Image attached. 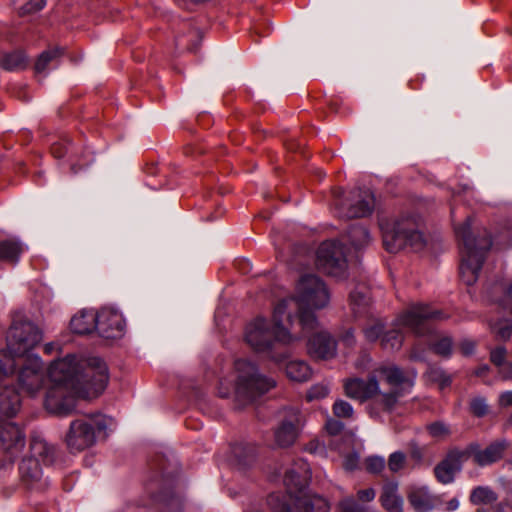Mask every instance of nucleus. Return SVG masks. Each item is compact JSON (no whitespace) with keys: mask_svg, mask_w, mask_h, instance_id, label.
<instances>
[{"mask_svg":"<svg viewBox=\"0 0 512 512\" xmlns=\"http://www.w3.org/2000/svg\"><path fill=\"white\" fill-rule=\"evenodd\" d=\"M52 386L45 397V407L51 413L68 415L76 407V399H91L102 393L108 383V368L98 357L87 361L67 355L53 361L48 368Z\"/></svg>","mask_w":512,"mask_h":512,"instance_id":"nucleus-1","label":"nucleus"},{"mask_svg":"<svg viewBox=\"0 0 512 512\" xmlns=\"http://www.w3.org/2000/svg\"><path fill=\"white\" fill-rule=\"evenodd\" d=\"M296 308L297 303L294 300H280L273 309V324L265 318L258 317L247 325L245 330L247 344L256 352L268 354L276 362L282 361L285 356L274 354L275 346L289 345L306 337L293 320V312Z\"/></svg>","mask_w":512,"mask_h":512,"instance_id":"nucleus-2","label":"nucleus"},{"mask_svg":"<svg viewBox=\"0 0 512 512\" xmlns=\"http://www.w3.org/2000/svg\"><path fill=\"white\" fill-rule=\"evenodd\" d=\"M297 303L293 320L301 331L308 336L317 329L318 321L314 310L326 307L330 301V292L325 282L314 274L303 275L295 288L294 296L288 297Z\"/></svg>","mask_w":512,"mask_h":512,"instance_id":"nucleus-3","label":"nucleus"},{"mask_svg":"<svg viewBox=\"0 0 512 512\" xmlns=\"http://www.w3.org/2000/svg\"><path fill=\"white\" fill-rule=\"evenodd\" d=\"M472 220L467 218L464 223L455 228L456 235L461 242L460 276L462 281L470 286L478 277L486 252L492 246L491 237L484 229L477 237L472 233Z\"/></svg>","mask_w":512,"mask_h":512,"instance_id":"nucleus-4","label":"nucleus"},{"mask_svg":"<svg viewBox=\"0 0 512 512\" xmlns=\"http://www.w3.org/2000/svg\"><path fill=\"white\" fill-rule=\"evenodd\" d=\"M42 339L38 327L28 321L14 322L7 334V349L0 350V373L12 375L19 361Z\"/></svg>","mask_w":512,"mask_h":512,"instance_id":"nucleus-5","label":"nucleus"},{"mask_svg":"<svg viewBox=\"0 0 512 512\" xmlns=\"http://www.w3.org/2000/svg\"><path fill=\"white\" fill-rule=\"evenodd\" d=\"M235 370L237 373L235 401L239 408L253 403L276 386V381L272 377L262 374L257 365L250 360H236Z\"/></svg>","mask_w":512,"mask_h":512,"instance_id":"nucleus-6","label":"nucleus"},{"mask_svg":"<svg viewBox=\"0 0 512 512\" xmlns=\"http://www.w3.org/2000/svg\"><path fill=\"white\" fill-rule=\"evenodd\" d=\"M113 419L100 413H91L73 420L66 434V444L72 452L83 451L96 443L97 434L107 435Z\"/></svg>","mask_w":512,"mask_h":512,"instance_id":"nucleus-7","label":"nucleus"},{"mask_svg":"<svg viewBox=\"0 0 512 512\" xmlns=\"http://www.w3.org/2000/svg\"><path fill=\"white\" fill-rule=\"evenodd\" d=\"M383 244L391 253L410 247L413 251H420L425 246V239L418 230L414 219L407 217L395 221L393 224H380Z\"/></svg>","mask_w":512,"mask_h":512,"instance_id":"nucleus-8","label":"nucleus"},{"mask_svg":"<svg viewBox=\"0 0 512 512\" xmlns=\"http://www.w3.org/2000/svg\"><path fill=\"white\" fill-rule=\"evenodd\" d=\"M342 191L334 194L336 213L340 218L352 219L370 215L375 206V197L369 189L356 188L345 199Z\"/></svg>","mask_w":512,"mask_h":512,"instance_id":"nucleus-9","label":"nucleus"},{"mask_svg":"<svg viewBox=\"0 0 512 512\" xmlns=\"http://www.w3.org/2000/svg\"><path fill=\"white\" fill-rule=\"evenodd\" d=\"M291 501L293 507L285 496L278 493H272L267 498V504L273 512H329L327 500L309 491L302 495H295Z\"/></svg>","mask_w":512,"mask_h":512,"instance_id":"nucleus-10","label":"nucleus"},{"mask_svg":"<svg viewBox=\"0 0 512 512\" xmlns=\"http://www.w3.org/2000/svg\"><path fill=\"white\" fill-rule=\"evenodd\" d=\"M316 265L330 276L344 278L347 272L345 246L337 240L323 242L316 253Z\"/></svg>","mask_w":512,"mask_h":512,"instance_id":"nucleus-11","label":"nucleus"},{"mask_svg":"<svg viewBox=\"0 0 512 512\" xmlns=\"http://www.w3.org/2000/svg\"><path fill=\"white\" fill-rule=\"evenodd\" d=\"M305 425V415L297 407H286L279 412L278 425L274 429V440L278 447L293 445Z\"/></svg>","mask_w":512,"mask_h":512,"instance_id":"nucleus-12","label":"nucleus"},{"mask_svg":"<svg viewBox=\"0 0 512 512\" xmlns=\"http://www.w3.org/2000/svg\"><path fill=\"white\" fill-rule=\"evenodd\" d=\"M17 382L21 391L33 396L39 392L44 384L45 370L41 358L37 355L28 356L19 364Z\"/></svg>","mask_w":512,"mask_h":512,"instance_id":"nucleus-13","label":"nucleus"},{"mask_svg":"<svg viewBox=\"0 0 512 512\" xmlns=\"http://www.w3.org/2000/svg\"><path fill=\"white\" fill-rule=\"evenodd\" d=\"M447 316L438 309H433L426 304H414L405 313L400 315L395 326H403L417 335L428 332L427 322L431 320H443Z\"/></svg>","mask_w":512,"mask_h":512,"instance_id":"nucleus-14","label":"nucleus"},{"mask_svg":"<svg viewBox=\"0 0 512 512\" xmlns=\"http://www.w3.org/2000/svg\"><path fill=\"white\" fill-rule=\"evenodd\" d=\"M125 319L115 308L103 307L97 312V332L105 339H119L125 333Z\"/></svg>","mask_w":512,"mask_h":512,"instance_id":"nucleus-15","label":"nucleus"},{"mask_svg":"<svg viewBox=\"0 0 512 512\" xmlns=\"http://www.w3.org/2000/svg\"><path fill=\"white\" fill-rule=\"evenodd\" d=\"M25 446L22 430L13 422L0 421V453L12 461Z\"/></svg>","mask_w":512,"mask_h":512,"instance_id":"nucleus-16","label":"nucleus"},{"mask_svg":"<svg viewBox=\"0 0 512 512\" xmlns=\"http://www.w3.org/2000/svg\"><path fill=\"white\" fill-rule=\"evenodd\" d=\"M310 480L311 470L309 464L304 460H299L295 463V467L286 472L284 477V483L290 500H293L295 495L306 493Z\"/></svg>","mask_w":512,"mask_h":512,"instance_id":"nucleus-17","label":"nucleus"},{"mask_svg":"<svg viewBox=\"0 0 512 512\" xmlns=\"http://www.w3.org/2000/svg\"><path fill=\"white\" fill-rule=\"evenodd\" d=\"M466 461L467 457L463 449L450 450L446 457L434 468L437 480L442 484L452 483L456 473L461 471L462 465Z\"/></svg>","mask_w":512,"mask_h":512,"instance_id":"nucleus-18","label":"nucleus"},{"mask_svg":"<svg viewBox=\"0 0 512 512\" xmlns=\"http://www.w3.org/2000/svg\"><path fill=\"white\" fill-rule=\"evenodd\" d=\"M507 445L508 442L506 440H500L491 443L485 449L481 450L477 443H471L463 450L467 460L473 457L474 462L479 466H487L502 458Z\"/></svg>","mask_w":512,"mask_h":512,"instance_id":"nucleus-19","label":"nucleus"},{"mask_svg":"<svg viewBox=\"0 0 512 512\" xmlns=\"http://www.w3.org/2000/svg\"><path fill=\"white\" fill-rule=\"evenodd\" d=\"M10 375L0 376V420L4 417H13L20 409V396L9 381Z\"/></svg>","mask_w":512,"mask_h":512,"instance_id":"nucleus-20","label":"nucleus"},{"mask_svg":"<svg viewBox=\"0 0 512 512\" xmlns=\"http://www.w3.org/2000/svg\"><path fill=\"white\" fill-rule=\"evenodd\" d=\"M309 354L318 359H331L336 355L337 344L328 332H316L312 334L307 343Z\"/></svg>","mask_w":512,"mask_h":512,"instance_id":"nucleus-21","label":"nucleus"},{"mask_svg":"<svg viewBox=\"0 0 512 512\" xmlns=\"http://www.w3.org/2000/svg\"><path fill=\"white\" fill-rule=\"evenodd\" d=\"M345 393L349 398L365 401L379 392V383L376 375H371L367 381L360 378L348 379L345 384Z\"/></svg>","mask_w":512,"mask_h":512,"instance_id":"nucleus-22","label":"nucleus"},{"mask_svg":"<svg viewBox=\"0 0 512 512\" xmlns=\"http://www.w3.org/2000/svg\"><path fill=\"white\" fill-rule=\"evenodd\" d=\"M350 308L356 319L373 317V307L366 287H357L350 293Z\"/></svg>","mask_w":512,"mask_h":512,"instance_id":"nucleus-23","label":"nucleus"},{"mask_svg":"<svg viewBox=\"0 0 512 512\" xmlns=\"http://www.w3.org/2000/svg\"><path fill=\"white\" fill-rule=\"evenodd\" d=\"M407 499L417 512H430L435 506V497L427 486L411 485L408 488Z\"/></svg>","mask_w":512,"mask_h":512,"instance_id":"nucleus-24","label":"nucleus"},{"mask_svg":"<svg viewBox=\"0 0 512 512\" xmlns=\"http://www.w3.org/2000/svg\"><path fill=\"white\" fill-rule=\"evenodd\" d=\"M373 375L381 376L395 389L400 387L410 389L413 381L404 375V372L394 364H380L374 369Z\"/></svg>","mask_w":512,"mask_h":512,"instance_id":"nucleus-25","label":"nucleus"},{"mask_svg":"<svg viewBox=\"0 0 512 512\" xmlns=\"http://www.w3.org/2000/svg\"><path fill=\"white\" fill-rule=\"evenodd\" d=\"M21 481L29 488L42 487V469L39 460L33 457H25L19 466Z\"/></svg>","mask_w":512,"mask_h":512,"instance_id":"nucleus-26","label":"nucleus"},{"mask_svg":"<svg viewBox=\"0 0 512 512\" xmlns=\"http://www.w3.org/2000/svg\"><path fill=\"white\" fill-rule=\"evenodd\" d=\"M71 330L76 334H89L97 331V312L94 310H82L70 321Z\"/></svg>","mask_w":512,"mask_h":512,"instance_id":"nucleus-27","label":"nucleus"},{"mask_svg":"<svg viewBox=\"0 0 512 512\" xmlns=\"http://www.w3.org/2000/svg\"><path fill=\"white\" fill-rule=\"evenodd\" d=\"M25 250V245L18 239L0 241V262L16 265Z\"/></svg>","mask_w":512,"mask_h":512,"instance_id":"nucleus-28","label":"nucleus"},{"mask_svg":"<svg viewBox=\"0 0 512 512\" xmlns=\"http://www.w3.org/2000/svg\"><path fill=\"white\" fill-rule=\"evenodd\" d=\"M380 501L386 510L402 512L403 499L398 493V484L396 482H388L383 486Z\"/></svg>","mask_w":512,"mask_h":512,"instance_id":"nucleus-29","label":"nucleus"},{"mask_svg":"<svg viewBox=\"0 0 512 512\" xmlns=\"http://www.w3.org/2000/svg\"><path fill=\"white\" fill-rule=\"evenodd\" d=\"M30 453V457L38 458V460H41L44 464H50L54 460L55 449L42 437L35 436L30 443Z\"/></svg>","mask_w":512,"mask_h":512,"instance_id":"nucleus-30","label":"nucleus"},{"mask_svg":"<svg viewBox=\"0 0 512 512\" xmlns=\"http://www.w3.org/2000/svg\"><path fill=\"white\" fill-rule=\"evenodd\" d=\"M287 377L295 382L308 381L312 376V369L303 360L289 361L285 367Z\"/></svg>","mask_w":512,"mask_h":512,"instance_id":"nucleus-31","label":"nucleus"},{"mask_svg":"<svg viewBox=\"0 0 512 512\" xmlns=\"http://www.w3.org/2000/svg\"><path fill=\"white\" fill-rule=\"evenodd\" d=\"M497 493L488 486H477L470 494L469 500L474 505H488L497 501Z\"/></svg>","mask_w":512,"mask_h":512,"instance_id":"nucleus-32","label":"nucleus"},{"mask_svg":"<svg viewBox=\"0 0 512 512\" xmlns=\"http://www.w3.org/2000/svg\"><path fill=\"white\" fill-rule=\"evenodd\" d=\"M506 349L503 346H499L491 351L490 360L491 362L500 367V374L503 379H512V364L505 363Z\"/></svg>","mask_w":512,"mask_h":512,"instance_id":"nucleus-33","label":"nucleus"},{"mask_svg":"<svg viewBox=\"0 0 512 512\" xmlns=\"http://www.w3.org/2000/svg\"><path fill=\"white\" fill-rule=\"evenodd\" d=\"M367 319L370 320V322L363 327V334L365 339L368 342H375L378 339L381 340L383 334L385 333V322L382 319L376 318L374 316Z\"/></svg>","mask_w":512,"mask_h":512,"instance_id":"nucleus-34","label":"nucleus"},{"mask_svg":"<svg viewBox=\"0 0 512 512\" xmlns=\"http://www.w3.org/2000/svg\"><path fill=\"white\" fill-rule=\"evenodd\" d=\"M1 65L8 71L21 70L27 66V57L22 51H14L3 56Z\"/></svg>","mask_w":512,"mask_h":512,"instance_id":"nucleus-35","label":"nucleus"},{"mask_svg":"<svg viewBox=\"0 0 512 512\" xmlns=\"http://www.w3.org/2000/svg\"><path fill=\"white\" fill-rule=\"evenodd\" d=\"M348 239L353 247L360 249L370 242L369 231L360 225H353L347 232Z\"/></svg>","mask_w":512,"mask_h":512,"instance_id":"nucleus-36","label":"nucleus"},{"mask_svg":"<svg viewBox=\"0 0 512 512\" xmlns=\"http://www.w3.org/2000/svg\"><path fill=\"white\" fill-rule=\"evenodd\" d=\"M403 344V334L397 329L386 331L381 338V347L385 350H399Z\"/></svg>","mask_w":512,"mask_h":512,"instance_id":"nucleus-37","label":"nucleus"},{"mask_svg":"<svg viewBox=\"0 0 512 512\" xmlns=\"http://www.w3.org/2000/svg\"><path fill=\"white\" fill-rule=\"evenodd\" d=\"M62 54L63 49L59 47L42 52L35 63V71L37 73L45 72L46 69L49 67L50 63L57 60Z\"/></svg>","mask_w":512,"mask_h":512,"instance_id":"nucleus-38","label":"nucleus"},{"mask_svg":"<svg viewBox=\"0 0 512 512\" xmlns=\"http://www.w3.org/2000/svg\"><path fill=\"white\" fill-rule=\"evenodd\" d=\"M233 454L241 467L250 465L255 459L254 449L250 446L236 445L233 447Z\"/></svg>","mask_w":512,"mask_h":512,"instance_id":"nucleus-39","label":"nucleus"},{"mask_svg":"<svg viewBox=\"0 0 512 512\" xmlns=\"http://www.w3.org/2000/svg\"><path fill=\"white\" fill-rule=\"evenodd\" d=\"M430 348L437 355L444 357V358H449L452 354V349H453L452 338L449 336L441 337L437 341L432 343L430 345Z\"/></svg>","mask_w":512,"mask_h":512,"instance_id":"nucleus-40","label":"nucleus"},{"mask_svg":"<svg viewBox=\"0 0 512 512\" xmlns=\"http://www.w3.org/2000/svg\"><path fill=\"white\" fill-rule=\"evenodd\" d=\"M427 376L429 380L438 383L441 388L447 387L451 383V376L440 367H429L427 370Z\"/></svg>","mask_w":512,"mask_h":512,"instance_id":"nucleus-41","label":"nucleus"},{"mask_svg":"<svg viewBox=\"0 0 512 512\" xmlns=\"http://www.w3.org/2000/svg\"><path fill=\"white\" fill-rule=\"evenodd\" d=\"M340 512H366L364 504L360 503L353 496H346L338 503Z\"/></svg>","mask_w":512,"mask_h":512,"instance_id":"nucleus-42","label":"nucleus"},{"mask_svg":"<svg viewBox=\"0 0 512 512\" xmlns=\"http://www.w3.org/2000/svg\"><path fill=\"white\" fill-rule=\"evenodd\" d=\"M470 411L476 417H484L488 413V405L486 399L478 396L470 401Z\"/></svg>","mask_w":512,"mask_h":512,"instance_id":"nucleus-43","label":"nucleus"},{"mask_svg":"<svg viewBox=\"0 0 512 512\" xmlns=\"http://www.w3.org/2000/svg\"><path fill=\"white\" fill-rule=\"evenodd\" d=\"M333 413L338 418H351L353 416V407L344 400H338L333 405Z\"/></svg>","mask_w":512,"mask_h":512,"instance_id":"nucleus-44","label":"nucleus"},{"mask_svg":"<svg viewBox=\"0 0 512 512\" xmlns=\"http://www.w3.org/2000/svg\"><path fill=\"white\" fill-rule=\"evenodd\" d=\"M329 387L326 384L318 383L307 391V399L308 401L319 400L325 398L329 394Z\"/></svg>","mask_w":512,"mask_h":512,"instance_id":"nucleus-45","label":"nucleus"},{"mask_svg":"<svg viewBox=\"0 0 512 512\" xmlns=\"http://www.w3.org/2000/svg\"><path fill=\"white\" fill-rule=\"evenodd\" d=\"M428 432L432 437L440 438L450 434L448 425L444 422L436 421L427 426Z\"/></svg>","mask_w":512,"mask_h":512,"instance_id":"nucleus-46","label":"nucleus"},{"mask_svg":"<svg viewBox=\"0 0 512 512\" xmlns=\"http://www.w3.org/2000/svg\"><path fill=\"white\" fill-rule=\"evenodd\" d=\"M46 5V0H30L19 10L21 16L32 14L42 10Z\"/></svg>","mask_w":512,"mask_h":512,"instance_id":"nucleus-47","label":"nucleus"},{"mask_svg":"<svg viewBox=\"0 0 512 512\" xmlns=\"http://www.w3.org/2000/svg\"><path fill=\"white\" fill-rule=\"evenodd\" d=\"M405 454L400 452V451H396V452H393L390 456H389V459H388V467L389 469L392 471V472H398L400 469L403 468L404 466V463H405Z\"/></svg>","mask_w":512,"mask_h":512,"instance_id":"nucleus-48","label":"nucleus"},{"mask_svg":"<svg viewBox=\"0 0 512 512\" xmlns=\"http://www.w3.org/2000/svg\"><path fill=\"white\" fill-rule=\"evenodd\" d=\"M493 331L500 339H509L512 335V324L507 321H500L493 326Z\"/></svg>","mask_w":512,"mask_h":512,"instance_id":"nucleus-49","label":"nucleus"},{"mask_svg":"<svg viewBox=\"0 0 512 512\" xmlns=\"http://www.w3.org/2000/svg\"><path fill=\"white\" fill-rule=\"evenodd\" d=\"M400 395L398 391L384 393L380 396V403L383 405L384 409L391 410Z\"/></svg>","mask_w":512,"mask_h":512,"instance_id":"nucleus-50","label":"nucleus"},{"mask_svg":"<svg viewBox=\"0 0 512 512\" xmlns=\"http://www.w3.org/2000/svg\"><path fill=\"white\" fill-rule=\"evenodd\" d=\"M385 467V460L383 457L372 456L367 459V469L372 473H378Z\"/></svg>","mask_w":512,"mask_h":512,"instance_id":"nucleus-51","label":"nucleus"},{"mask_svg":"<svg viewBox=\"0 0 512 512\" xmlns=\"http://www.w3.org/2000/svg\"><path fill=\"white\" fill-rule=\"evenodd\" d=\"M376 492L373 488L361 489L357 492V500L364 504L374 500Z\"/></svg>","mask_w":512,"mask_h":512,"instance_id":"nucleus-52","label":"nucleus"},{"mask_svg":"<svg viewBox=\"0 0 512 512\" xmlns=\"http://www.w3.org/2000/svg\"><path fill=\"white\" fill-rule=\"evenodd\" d=\"M344 429V424L335 419H329L326 423V430L331 435H337Z\"/></svg>","mask_w":512,"mask_h":512,"instance_id":"nucleus-53","label":"nucleus"},{"mask_svg":"<svg viewBox=\"0 0 512 512\" xmlns=\"http://www.w3.org/2000/svg\"><path fill=\"white\" fill-rule=\"evenodd\" d=\"M475 343L469 339H464L460 343V350L464 356H469L474 352Z\"/></svg>","mask_w":512,"mask_h":512,"instance_id":"nucleus-54","label":"nucleus"},{"mask_svg":"<svg viewBox=\"0 0 512 512\" xmlns=\"http://www.w3.org/2000/svg\"><path fill=\"white\" fill-rule=\"evenodd\" d=\"M341 340L346 346H349V347L353 346L356 343L354 330L353 329L346 330L342 334Z\"/></svg>","mask_w":512,"mask_h":512,"instance_id":"nucleus-55","label":"nucleus"},{"mask_svg":"<svg viewBox=\"0 0 512 512\" xmlns=\"http://www.w3.org/2000/svg\"><path fill=\"white\" fill-rule=\"evenodd\" d=\"M499 404L503 407L512 406V391H506L500 394Z\"/></svg>","mask_w":512,"mask_h":512,"instance_id":"nucleus-56","label":"nucleus"},{"mask_svg":"<svg viewBox=\"0 0 512 512\" xmlns=\"http://www.w3.org/2000/svg\"><path fill=\"white\" fill-rule=\"evenodd\" d=\"M358 464V458L354 456H348L345 459L344 467L346 470H354L357 467Z\"/></svg>","mask_w":512,"mask_h":512,"instance_id":"nucleus-57","label":"nucleus"},{"mask_svg":"<svg viewBox=\"0 0 512 512\" xmlns=\"http://www.w3.org/2000/svg\"><path fill=\"white\" fill-rule=\"evenodd\" d=\"M370 362L371 358L368 355H364L356 362V367L362 370H366Z\"/></svg>","mask_w":512,"mask_h":512,"instance_id":"nucleus-58","label":"nucleus"},{"mask_svg":"<svg viewBox=\"0 0 512 512\" xmlns=\"http://www.w3.org/2000/svg\"><path fill=\"white\" fill-rule=\"evenodd\" d=\"M459 507V501L457 498H452L447 503V510L448 511H455Z\"/></svg>","mask_w":512,"mask_h":512,"instance_id":"nucleus-59","label":"nucleus"},{"mask_svg":"<svg viewBox=\"0 0 512 512\" xmlns=\"http://www.w3.org/2000/svg\"><path fill=\"white\" fill-rule=\"evenodd\" d=\"M67 152H68V148H66L65 152L62 153L61 150H60V145H54L52 147V153L57 158L63 157Z\"/></svg>","mask_w":512,"mask_h":512,"instance_id":"nucleus-60","label":"nucleus"},{"mask_svg":"<svg viewBox=\"0 0 512 512\" xmlns=\"http://www.w3.org/2000/svg\"><path fill=\"white\" fill-rule=\"evenodd\" d=\"M230 394L228 388H223V383H220V386L218 388V395L222 398L228 397Z\"/></svg>","mask_w":512,"mask_h":512,"instance_id":"nucleus-61","label":"nucleus"},{"mask_svg":"<svg viewBox=\"0 0 512 512\" xmlns=\"http://www.w3.org/2000/svg\"><path fill=\"white\" fill-rule=\"evenodd\" d=\"M56 346L57 345L55 343H53V342L47 343L44 346V352L47 353V354H51L54 351Z\"/></svg>","mask_w":512,"mask_h":512,"instance_id":"nucleus-62","label":"nucleus"},{"mask_svg":"<svg viewBox=\"0 0 512 512\" xmlns=\"http://www.w3.org/2000/svg\"><path fill=\"white\" fill-rule=\"evenodd\" d=\"M488 371V366L484 365L476 371L477 376H483Z\"/></svg>","mask_w":512,"mask_h":512,"instance_id":"nucleus-63","label":"nucleus"},{"mask_svg":"<svg viewBox=\"0 0 512 512\" xmlns=\"http://www.w3.org/2000/svg\"><path fill=\"white\" fill-rule=\"evenodd\" d=\"M412 456L416 459H421V452L419 451V449H415L413 452H412Z\"/></svg>","mask_w":512,"mask_h":512,"instance_id":"nucleus-64","label":"nucleus"}]
</instances>
